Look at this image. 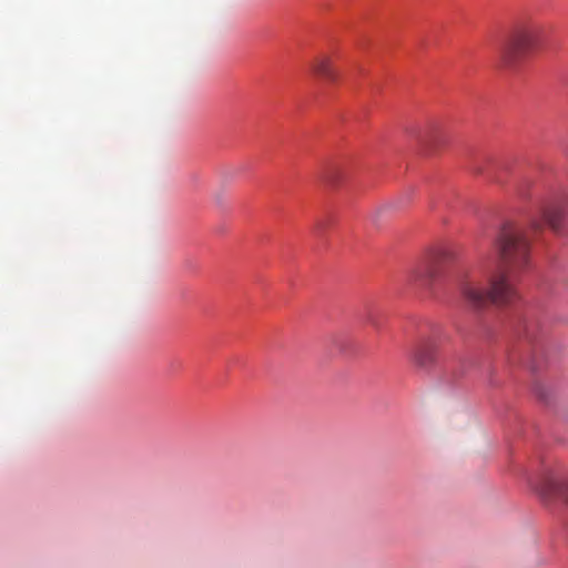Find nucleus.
Listing matches in <instances>:
<instances>
[{"label":"nucleus","mask_w":568,"mask_h":568,"mask_svg":"<svg viewBox=\"0 0 568 568\" xmlns=\"http://www.w3.org/2000/svg\"><path fill=\"white\" fill-rule=\"evenodd\" d=\"M530 243L524 229L507 224L497 239L498 270L490 277L486 292L474 282L464 278V304L480 308L488 303L508 305L517 297L513 280L529 265Z\"/></svg>","instance_id":"f257e3e1"},{"label":"nucleus","mask_w":568,"mask_h":568,"mask_svg":"<svg viewBox=\"0 0 568 568\" xmlns=\"http://www.w3.org/2000/svg\"><path fill=\"white\" fill-rule=\"evenodd\" d=\"M405 282L412 290L433 295L449 292L459 282L457 243H442L428 248L407 271Z\"/></svg>","instance_id":"f03ea898"},{"label":"nucleus","mask_w":568,"mask_h":568,"mask_svg":"<svg viewBox=\"0 0 568 568\" xmlns=\"http://www.w3.org/2000/svg\"><path fill=\"white\" fill-rule=\"evenodd\" d=\"M547 28L535 21L518 23L499 48L498 67L514 70L530 52L542 47Z\"/></svg>","instance_id":"7ed1b4c3"},{"label":"nucleus","mask_w":568,"mask_h":568,"mask_svg":"<svg viewBox=\"0 0 568 568\" xmlns=\"http://www.w3.org/2000/svg\"><path fill=\"white\" fill-rule=\"evenodd\" d=\"M534 490L547 507L568 508V471H550L534 484Z\"/></svg>","instance_id":"20e7f679"},{"label":"nucleus","mask_w":568,"mask_h":568,"mask_svg":"<svg viewBox=\"0 0 568 568\" xmlns=\"http://www.w3.org/2000/svg\"><path fill=\"white\" fill-rule=\"evenodd\" d=\"M568 210V202L559 199L544 203L536 216L531 217L529 227L531 232H539L545 225L558 231Z\"/></svg>","instance_id":"39448f33"},{"label":"nucleus","mask_w":568,"mask_h":568,"mask_svg":"<svg viewBox=\"0 0 568 568\" xmlns=\"http://www.w3.org/2000/svg\"><path fill=\"white\" fill-rule=\"evenodd\" d=\"M436 352L435 344L420 341L409 349L408 358L416 369L428 372L436 363Z\"/></svg>","instance_id":"423d86ee"},{"label":"nucleus","mask_w":568,"mask_h":568,"mask_svg":"<svg viewBox=\"0 0 568 568\" xmlns=\"http://www.w3.org/2000/svg\"><path fill=\"white\" fill-rule=\"evenodd\" d=\"M311 71L315 77L322 78L327 82L337 80V71L334 69L332 59L328 55H317L311 62Z\"/></svg>","instance_id":"0eeeda50"},{"label":"nucleus","mask_w":568,"mask_h":568,"mask_svg":"<svg viewBox=\"0 0 568 568\" xmlns=\"http://www.w3.org/2000/svg\"><path fill=\"white\" fill-rule=\"evenodd\" d=\"M414 191L408 190L385 204L382 210L400 211L407 207L413 201Z\"/></svg>","instance_id":"6e6552de"},{"label":"nucleus","mask_w":568,"mask_h":568,"mask_svg":"<svg viewBox=\"0 0 568 568\" xmlns=\"http://www.w3.org/2000/svg\"><path fill=\"white\" fill-rule=\"evenodd\" d=\"M534 180L531 178H523L516 184V193L519 197L526 199L529 196L528 190L532 186Z\"/></svg>","instance_id":"1a4fd4ad"},{"label":"nucleus","mask_w":568,"mask_h":568,"mask_svg":"<svg viewBox=\"0 0 568 568\" xmlns=\"http://www.w3.org/2000/svg\"><path fill=\"white\" fill-rule=\"evenodd\" d=\"M426 138H427L426 133H422V132H413L412 133V139H414L416 144H418L419 146L424 145Z\"/></svg>","instance_id":"9d476101"}]
</instances>
